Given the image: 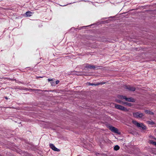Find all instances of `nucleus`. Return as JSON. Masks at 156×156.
<instances>
[{
  "mask_svg": "<svg viewBox=\"0 0 156 156\" xmlns=\"http://www.w3.org/2000/svg\"><path fill=\"white\" fill-rule=\"evenodd\" d=\"M132 123L137 127L141 128L143 129H146V126L142 123H138L135 120H133Z\"/></svg>",
  "mask_w": 156,
  "mask_h": 156,
  "instance_id": "obj_1",
  "label": "nucleus"
},
{
  "mask_svg": "<svg viewBox=\"0 0 156 156\" xmlns=\"http://www.w3.org/2000/svg\"><path fill=\"white\" fill-rule=\"evenodd\" d=\"M119 98L121 99H125L126 101L132 102H135V100L132 98H127L126 96H119Z\"/></svg>",
  "mask_w": 156,
  "mask_h": 156,
  "instance_id": "obj_2",
  "label": "nucleus"
},
{
  "mask_svg": "<svg viewBox=\"0 0 156 156\" xmlns=\"http://www.w3.org/2000/svg\"><path fill=\"white\" fill-rule=\"evenodd\" d=\"M115 106L116 108L122 111H128V110L126 108L120 105L115 104Z\"/></svg>",
  "mask_w": 156,
  "mask_h": 156,
  "instance_id": "obj_3",
  "label": "nucleus"
},
{
  "mask_svg": "<svg viewBox=\"0 0 156 156\" xmlns=\"http://www.w3.org/2000/svg\"><path fill=\"white\" fill-rule=\"evenodd\" d=\"M133 115L136 118H141L144 116L142 113L139 112L133 113Z\"/></svg>",
  "mask_w": 156,
  "mask_h": 156,
  "instance_id": "obj_4",
  "label": "nucleus"
},
{
  "mask_svg": "<svg viewBox=\"0 0 156 156\" xmlns=\"http://www.w3.org/2000/svg\"><path fill=\"white\" fill-rule=\"evenodd\" d=\"M98 66H94L93 65H91L89 64H86V66H85V68L87 69H98Z\"/></svg>",
  "mask_w": 156,
  "mask_h": 156,
  "instance_id": "obj_5",
  "label": "nucleus"
},
{
  "mask_svg": "<svg viewBox=\"0 0 156 156\" xmlns=\"http://www.w3.org/2000/svg\"><path fill=\"white\" fill-rule=\"evenodd\" d=\"M110 129L115 133L119 134L118 130L117 128L112 126H109Z\"/></svg>",
  "mask_w": 156,
  "mask_h": 156,
  "instance_id": "obj_6",
  "label": "nucleus"
},
{
  "mask_svg": "<svg viewBox=\"0 0 156 156\" xmlns=\"http://www.w3.org/2000/svg\"><path fill=\"white\" fill-rule=\"evenodd\" d=\"M49 146L54 151L58 152L60 151L59 149L56 147L53 144H50Z\"/></svg>",
  "mask_w": 156,
  "mask_h": 156,
  "instance_id": "obj_7",
  "label": "nucleus"
},
{
  "mask_svg": "<svg viewBox=\"0 0 156 156\" xmlns=\"http://www.w3.org/2000/svg\"><path fill=\"white\" fill-rule=\"evenodd\" d=\"M125 88L130 91H134L136 89L135 87L130 86H126Z\"/></svg>",
  "mask_w": 156,
  "mask_h": 156,
  "instance_id": "obj_8",
  "label": "nucleus"
},
{
  "mask_svg": "<svg viewBox=\"0 0 156 156\" xmlns=\"http://www.w3.org/2000/svg\"><path fill=\"white\" fill-rule=\"evenodd\" d=\"M32 14L33 12L30 11H28L26 13V15L27 16H32Z\"/></svg>",
  "mask_w": 156,
  "mask_h": 156,
  "instance_id": "obj_9",
  "label": "nucleus"
},
{
  "mask_svg": "<svg viewBox=\"0 0 156 156\" xmlns=\"http://www.w3.org/2000/svg\"><path fill=\"white\" fill-rule=\"evenodd\" d=\"M145 112L147 114H149L150 115H153L154 113L149 110H146L145 111Z\"/></svg>",
  "mask_w": 156,
  "mask_h": 156,
  "instance_id": "obj_10",
  "label": "nucleus"
},
{
  "mask_svg": "<svg viewBox=\"0 0 156 156\" xmlns=\"http://www.w3.org/2000/svg\"><path fill=\"white\" fill-rule=\"evenodd\" d=\"M119 147L118 145H115L114 147V149L115 151H117L119 150Z\"/></svg>",
  "mask_w": 156,
  "mask_h": 156,
  "instance_id": "obj_11",
  "label": "nucleus"
},
{
  "mask_svg": "<svg viewBox=\"0 0 156 156\" xmlns=\"http://www.w3.org/2000/svg\"><path fill=\"white\" fill-rule=\"evenodd\" d=\"M123 104H125L126 105L129 106H131L132 105V104L131 103H128L127 102H125L123 103Z\"/></svg>",
  "mask_w": 156,
  "mask_h": 156,
  "instance_id": "obj_12",
  "label": "nucleus"
},
{
  "mask_svg": "<svg viewBox=\"0 0 156 156\" xmlns=\"http://www.w3.org/2000/svg\"><path fill=\"white\" fill-rule=\"evenodd\" d=\"M117 102L119 103L122 104H123V103L124 102L120 100H118L117 101Z\"/></svg>",
  "mask_w": 156,
  "mask_h": 156,
  "instance_id": "obj_13",
  "label": "nucleus"
},
{
  "mask_svg": "<svg viewBox=\"0 0 156 156\" xmlns=\"http://www.w3.org/2000/svg\"><path fill=\"white\" fill-rule=\"evenodd\" d=\"M151 143L156 146V142L151 141Z\"/></svg>",
  "mask_w": 156,
  "mask_h": 156,
  "instance_id": "obj_14",
  "label": "nucleus"
},
{
  "mask_svg": "<svg viewBox=\"0 0 156 156\" xmlns=\"http://www.w3.org/2000/svg\"><path fill=\"white\" fill-rule=\"evenodd\" d=\"M59 82V81L58 80H57L56 81L55 83L56 84H57Z\"/></svg>",
  "mask_w": 156,
  "mask_h": 156,
  "instance_id": "obj_15",
  "label": "nucleus"
},
{
  "mask_svg": "<svg viewBox=\"0 0 156 156\" xmlns=\"http://www.w3.org/2000/svg\"><path fill=\"white\" fill-rule=\"evenodd\" d=\"M89 85H94L95 86V84L94 83H89Z\"/></svg>",
  "mask_w": 156,
  "mask_h": 156,
  "instance_id": "obj_16",
  "label": "nucleus"
},
{
  "mask_svg": "<svg viewBox=\"0 0 156 156\" xmlns=\"http://www.w3.org/2000/svg\"><path fill=\"white\" fill-rule=\"evenodd\" d=\"M100 84V83H97V84H95V86H98Z\"/></svg>",
  "mask_w": 156,
  "mask_h": 156,
  "instance_id": "obj_17",
  "label": "nucleus"
},
{
  "mask_svg": "<svg viewBox=\"0 0 156 156\" xmlns=\"http://www.w3.org/2000/svg\"><path fill=\"white\" fill-rule=\"evenodd\" d=\"M48 80L49 81H51L52 80V79H48Z\"/></svg>",
  "mask_w": 156,
  "mask_h": 156,
  "instance_id": "obj_18",
  "label": "nucleus"
},
{
  "mask_svg": "<svg viewBox=\"0 0 156 156\" xmlns=\"http://www.w3.org/2000/svg\"><path fill=\"white\" fill-rule=\"evenodd\" d=\"M100 84H102L105 83L104 82H101L100 83Z\"/></svg>",
  "mask_w": 156,
  "mask_h": 156,
  "instance_id": "obj_19",
  "label": "nucleus"
},
{
  "mask_svg": "<svg viewBox=\"0 0 156 156\" xmlns=\"http://www.w3.org/2000/svg\"><path fill=\"white\" fill-rule=\"evenodd\" d=\"M5 98L6 99H7V98L6 97H5Z\"/></svg>",
  "mask_w": 156,
  "mask_h": 156,
  "instance_id": "obj_20",
  "label": "nucleus"
},
{
  "mask_svg": "<svg viewBox=\"0 0 156 156\" xmlns=\"http://www.w3.org/2000/svg\"><path fill=\"white\" fill-rule=\"evenodd\" d=\"M40 77V78H42V77Z\"/></svg>",
  "mask_w": 156,
  "mask_h": 156,
  "instance_id": "obj_21",
  "label": "nucleus"
},
{
  "mask_svg": "<svg viewBox=\"0 0 156 156\" xmlns=\"http://www.w3.org/2000/svg\"><path fill=\"white\" fill-rule=\"evenodd\" d=\"M52 84H53V83H52Z\"/></svg>",
  "mask_w": 156,
  "mask_h": 156,
  "instance_id": "obj_22",
  "label": "nucleus"
},
{
  "mask_svg": "<svg viewBox=\"0 0 156 156\" xmlns=\"http://www.w3.org/2000/svg\"><path fill=\"white\" fill-rule=\"evenodd\" d=\"M52 84H53V83H52Z\"/></svg>",
  "mask_w": 156,
  "mask_h": 156,
  "instance_id": "obj_23",
  "label": "nucleus"
},
{
  "mask_svg": "<svg viewBox=\"0 0 156 156\" xmlns=\"http://www.w3.org/2000/svg\"><path fill=\"white\" fill-rule=\"evenodd\" d=\"M51 83L52 84V83L51 82Z\"/></svg>",
  "mask_w": 156,
  "mask_h": 156,
  "instance_id": "obj_24",
  "label": "nucleus"
}]
</instances>
